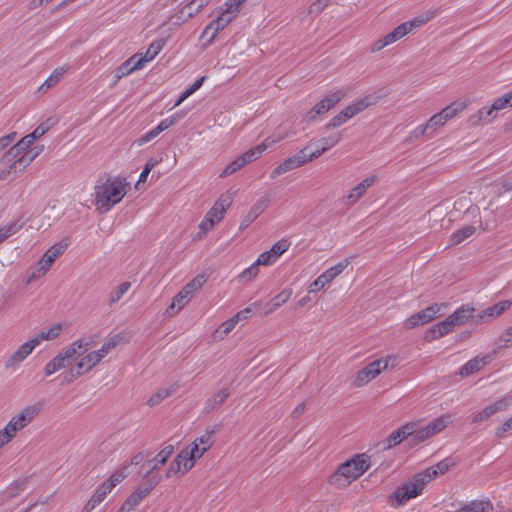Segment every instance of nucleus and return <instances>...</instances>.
<instances>
[{"mask_svg": "<svg viewBox=\"0 0 512 512\" xmlns=\"http://www.w3.org/2000/svg\"><path fill=\"white\" fill-rule=\"evenodd\" d=\"M341 139V134L337 133L327 137L310 140L307 145L299 150L296 154L288 157L279 165H277L272 170L270 177L275 179L291 170L312 162L327 152L329 149L336 146L341 141Z\"/></svg>", "mask_w": 512, "mask_h": 512, "instance_id": "2", "label": "nucleus"}, {"mask_svg": "<svg viewBox=\"0 0 512 512\" xmlns=\"http://www.w3.org/2000/svg\"><path fill=\"white\" fill-rule=\"evenodd\" d=\"M159 161L156 160V159H149L146 164H145V167L143 169V171L141 172L140 176H139V180L136 184V187L140 184V183H144L146 180H147V177L149 175V173L151 172V170L156 166L158 165Z\"/></svg>", "mask_w": 512, "mask_h": 512, "instance_id": "59", "label": "nucleus"}, {"mask_svg": "<svg viewBox=\"0 0 512 512\" xmlns=\"http://www.w3.org/2000/svg\"><path fill=\"white\" fill-rule=\"evenodd\" d=\"M205 77L202 76L198 78L190 87H188L177 99L173 108L178 107L182 102H184L189 96L195 93L204 83Z\"/></svg>", "mask_w": 512, "mask_h": 512, "instance_id": "51", "label": "nucleus"}, {"mask_svg": "<svg viewBox=\"0 0 512 512\" xmlns=\"http://www.w3.org/2000/svg\"><path fill=\"white\" fill-rule=\"evenodd\" d=\"M130 282H122L116 286L109 294L108 305L113 306L116 304L130 289Z\"/></svg>", "mask_w": 512, "mask_h": 512, "instance_id": "47", "label": "nucleus"}, {"mask_svg": "<svg viewBox=\"0 0 512 512\" xmlns=\"http://www.w3.org/2000/svg\"><path fill=\"white\" fill-rule=\"evenodd\" d=\"M449 206H447L445 203L434 206L429 211V218H434L435 222H440L448 213Z\"/></svg>", "mask_w": 512, "mask_h": 512, "instance_id": "54", "label": "nucleus"}, {"mask_svg": "<svg viewBox=\"0 0 512 512\" xmlns=\"http://www.w3.org/2000/svg\"><path fill=\"white\" fill-rule=\"evenodd\" d=\"M230 23L226 22L225 20L220 19L218 16L215 20L210 22L202 31L201 38H204L208 35V32H211V35L208 38V44H211L214 39L216 38L218 32L223 30L226 26H228Z\"/></svg>", "mask_w": 512, "mask_h": 512, "instance_id": "40", "label": "nucleus"}, {"mask_svg": "<svg viewBox=\"0 0 512 512\" xmlns=\"http://www.w3.org/2000/svg\"><path fill=\"white\" fill-rule=\"evenodd\" d=\"M128 476V467H122L114 471L103 483H101L85 506L87 512L96 508L112 490Z\"/></svg>", "mask_w": 512, "mask_h": 512, "instance_id": "14", "label": "nucleus"}, {"mask_svg": "<svg viewBox=\"0 0 512 512\" xmlns=\"http://www.w3.org/2000/svg\"><path fill=\"white\" fill-rule=\"evenodd\" d=\"M269 202V198H261L257 200V202L250 209V211L258 217L268 207Z\"/></svg>", "mask_w": 512, "mask_h": 512, "instance_id": "64", "label": "nucleus"}, {"mask_svg": "<svg viewBox=\"0 0 512 512\" xmlns=\"http://www.w3.org/2000/svg\"><path fill=\"white\" fill-rule=\"evenodd\" d=\"M173 452V445L169 444L164 446L155 457L147 462L148 470L146 476L150 475L155 470H159L167 462Z\"/></svg>", "mask_w": 512, "mask_h": 512, "instance_id": "27", "label": "nucleus"}, {"mask_svg": "<svg viewBox=\"0 0 512 512\" xmlns=\"http://www.w3.org/2000/svg\"><path fill=\"white\" fill-rule=\"evenodd\" d=\"M412 422L415 424L414 443L419 444L444 431L446 427L452 423V417L450 414H444L426 425H421L420 420Z\"/></svg>", "mask_w": 512, "mask_h": 512, "instance_id": "17", "label": "nucleus"}, {"mask_svg": "<svg viewBox=\"0 0 512 512\" xmlns=\"http://www.w3.org/2000/svg\"><path fill=\"white\" fill-rule=\"evenodd\" d=\"M54 123V120L47 119L45 122L37 126L32 133L24 136L12 147L24 154V151L27 150L36 140L41 138L46 132H48Z\"/></svg>", "mask_w": 512, "mask_h": 512, "instance_id": "23", "label": "nucleus"}, {"mask_svg": "<svg viewBox=\"0 0 512 512\" xmlns=\"http://www.w3.org/2000/svg\"><path fill=\"white\" fill-rule=\"evenodd\" d=\"M32 161L33 157H27L11 147L0 158V180L12 181L18 178Z\"/></svg>", "mask_w": 512, "mask_h": 512, "instance_id": "8", "label": "nucleus"}, {"mask_svg": "<svg viewBox=\"0 0 512 512\" xmlns=\"http://www.w3.org/2000/svg\"><path fill=\"white\" fill-rule=\"evenodd\" d=\"M125 342V335L117 333L106 337L99 349L91 350L92 342L89 339H76L45 365L43 373L46 377L51 376L75 362L69 370V381L75 380L91 372L109 353Z\"/></svg>", "mask_w": 512, "mask_h": 512, "instance_id": "1", "label": "nucleus"}, {"mask_svg": "<svg viewBox=\"0 0 512 512\" xmlns=\"http://www.w3.org/2000/svg\"><path fill=\"white\" fill-rule=\"evenodd\" d=\"M467 106L468 103L465 101H455L444 107L439 113L444 117L445 121L448 122L464 111Z\"/></svg>", "mask_w": 512, "mask_h": 512, "instance_id": "41", "label": "nucleus"}, {"mask_svg": "<svg viewBox=\"0 0 512 512\" xmlns=\"http://www.w3.org/2000/svg\"><path fill=\"white\" fill-rule=\"evenodd\" d=\"M19 229L20 226L15 222L7 223L0 227V243L14 235Z\"/></svg>", "mask_w": 512, "mask_h": 512, "instance_id": "55", "label": "nucleus"}, {"mask_svg": "<svg viewBox=\"0 0 512 512\" xmlns=\"http://www.w3.org/2000/svg\"><path fill=\"white\" fill-rule=\"evenodd\" d=\"M152 486L138 487L131 495L124 501L119 508L118 512H130L133 510L149 493Z\"/></svg>", "mask_w": 512, "mask_h": 512, "instance_id": "29", "label": "nucleus"}, {"mask_svg": "<svg viewBox=\"0 0 512 512\" xmlns=\"http://www.w3.org/2000/svg\"><path fill=\"white\" fill-rule=\"evenodd\" d=\"M490 361L491 356L488 354L476 356L475 358L469 360L464 366H462L459 374L463 377L469 376L483 369Z\"/></svg>", "mask_w": 512, "mask_h": 512, "instance_id": "32", "label": "nucleus"}, {"mask_svg": "<svg viewBox=\"0 0 512 512\" xmlns=\"http://www.w3.org/2000/svg\"><path fill=\"white\" fill-rule=\"evenodd\" d=\"M378 180L376 175H370L364 178L357 185L348 190L347 194L343 197V203L346 206L356 204Z\"/></svg>", "mask_w": 512, "mask_h": 512, "instance_id": "22", "label": "nucleus"}, {"mask_svg": "<svg viewBox=\"0 0 512 512\" xmlns=\"http://www.w3.org/2000/svg\"><path fill=\"white\" fill-rule=\"evenodd\" d=\"M166 45L165 39H157L153 41L144 54H140L137 59L138 65L143 68L146 63L152 61Z\"/></svg>", "mask_w": 512, "mask_h": 512, "instance_id": "33", "label": "nucleus"}, {"mask_svg": "<svg viewBox=\"0 0 512 512\" xmlns=\"http://www.w3.org/2000/svg\"><path fill=\"white\" fill-rule=\"evenodd\" d=\"M230 396L229 388H221L216 391L205 403L204 409L207 412L217 409L223 404L226 399Z\"/></svg>", "mask_w": 512, "mask_h": 512, "instance_id": "35", "label": "nucleus"}, {"mask_svg": "<svg viewBox=\"0 0 512 512\" xmlns=\"http://www.w3.org/2000/svg\"><path fill=\"white\" fill-rule=\"evenodd\" d=\"M233 200L234 195L231 192H225L220 195L200 222L198 226L199 232L197 233L198 239H203L209 231L213 230L214 227L222 221L226 211L232 205Z\"/></svg>", "mask_w": 512, "mask_h": 512, "instance_id": "9", "label": "nucleus"}, {"mask_svg": "<svg viewBox=\"0 0 512 512\" xmlns=\"http://www.w3.org/2000/svg\"><path fill=\"white\" fill-rule=\"evenodd\" d=\"M258 274H259V265H257L256 261H255L251 266H249L244 271H242L238 275L237 278H238V281L241 283H249V282H252L254 279H256Z\"/></svg>", "mask_w": 512, "mask_h": 512, "instance_id": "50", "label": "nucleus"}, {"mask_svg": "<svg viewBox=\"0 0 512 512\" xmlns=\"http://www.w3.org/2000/svg\"><path fill=\"white\" fill-rule=\"evenodd\" d=\"M205 282V275H197L194 277L175 295L170 306L166 310V314L174 315L183 309L203 287Z\"/></svg>", "mask_w": 512, "mask_h": 512, "instance_id": "16", "label": "nucleus"}, {"mask_svg": "<svg viewBox=\"0 0 512 512\" xmlns=\"http://www.w3.org/2000/svg\"><path fill=\"white\" fill-rule=\"evenodd\" d=\"M476 232V227L474 225L465 226L455 232H453L449 239L450 246H457L461 244L464 240L471 237Z\"/></svg>", "mask_w": 512, "mask_h": 512, "instance_id": "43", "label": "nucleus"}, {"mask_svg": "<svg viewBox=\"0 0 512 512\" xmlns=\"http://www.w3.org/2000/svg\"><path fill=\"white\" fill-rule=\"evenodd\" d=\"M43 409L41 402H34L22 407L5 424L4 428L15 438L16 435L31 425Z\"/></svg>", "mask_w": 512, "mask_h": 512, "instance_id": "11", "label": "nucleus"}, {"mask_svg": "<svg viewBox=\"0 0 512 512\" xmlns=\"http://www.w3.org/2000/svg\"><path fill=\"white\" fill-rule=\"evenodd\" d=\"M290 243L286 239H281L274 243L272 247L269 249L273 256L278 260L288 249Z\"/></svg>", "mask_w": 512, "mask_h": 512, "instance_id": "53", "label": "nucleus"}, {"mask_svg": "<svg viewBox=\"0 0 512 512\" xmlns=\"http://www.w3.org/2000/svg\"><path fill=\"white\" fill-rule=\"evenodd\" d=\"M70 243V238L65 237L50 246L35 264L33 272L27 278V284L43 277L51 269L53 263L65 253Z\"/></svg>", "mask_w": 512, "mask_h": 512, "instance_id": "10", "label": "nucleus"}, {"mask_svg": "<svg viewBox=\"0 0 512 512\" xmlns=\"http://www.w3.org/2000/svg\"><path fill=\"white\" fill-rule=\"evenodd\" d=\"M435 16L434 13H427L426 15L415 17L414 19L404 22L394 28L393 31L389 32L385 36L375 40L370 45V52L371 53H377L382 51L384 48L392 45L393 43L397 42L398 40L404 38L406 35H408L410 32H412L414 29L424 25L428 21H430Z\"/></svg>", "mask_w": 512, "mask_h": 512, "instance_id": "7", "label": "nucleus"}, {"mask_svg": "<svg viewBox=\"0 0 512 512\" xmlns=\"http://www.w3.org/2000/svg\"><path fill=\"white\" fill-rule=\"evenodd\" d=\"M347 95V90L344 88H340L337 90L330 91L326 94V96L322 99L325 103L326 108L331 110L334 108L345 96Z\"/></svg>", "mask_w": 512, "mask_h": 512, "instance_id": "46", "label": "nucleus"}, {"mask_svg": "<svg viewBox=\"0 0 512 512\" xmlns=\"http://www.w3.org/2000/svg\"><path fill=\"white\" fill-rule=\"evenodd\" d=\"M376 100L371 95H366L364 97L358 98L354 100L351 104L343 108L338 114L332 117L326 125L327 129H334L342 126L347 121L352 119L354 116L358 115L365 109L374 105Z\"/></svg>", "mask_w": 512, "mask_h": 512, "instance_id": "15", "label": "nucleus"}, {"mask_svg": "<svg viewBox=\"0 0 512 512\" xmlns=\"http://www.w3.org/2000/svg\"><path fill=\"white\" fill-rule=\"evenodd\" d=\"M397 364V358L394 355H388L376 359L368 363L365 367L359 370L353 380L356 387H363L375 378H377L383 371L387 370L389 366L392 367Z\"/></svg>", "mask_w": 512, "mask_h": 512, "instance_id": "13", "label": "nucleus"}, {"mask_svg": "<svg viewBox=\"0 0 512 512\" xmlns=\"http://www.w3.org/2000/svg\"><path fill=\"white\" fill-rule=\"evenodd\" d=\"M447 305L444 303L431 305L407 318L403 326L410 330L420 325H424L434 320L436 317L443 315Z\"/></svg>", "mask_w": 512, "mask_h": 512, "instance_id": "18", "label": "nucleus"}, {"mask_svg": "<svg viewBox=\"0 0 512 512\" xmlns=\"http://www.w3.org/2000/svg\"><path fill=\"white\" fill-rule=\"evenodd\" d=\"M230 23L226 22L225 20L220 19L218 16L215 20L210 22L202 31L201 38H204L208 35V32H211V35L208 38V44H211L214 39L216 38L218 32L223 30L226 26H228Z\"/></svg>", "mask_w": 512, "mask_h": 512, "instance_id": "39", "label": "nucleus"}, {"mask_svg": "<svg viewBox=\"0 0 512 512\" xmlns=\"http://www.w3.org/2000/svg\"><path fill=\"white\" fill-rule=\"evenodd\" d=\"M62 331V327L60 324H54L47 330H43L37 335H35L32 340L37 341V346L40 345L42 341H50L58 338L60 336V333Z\"/></svg>", "mask_w": 512, "mask_h": 512, "instance_id": "44", "label": "nucleus"}, {"mask_svg": "<svg viewBox=\"0 0 512 512\" xmlns=\"http://www.w3.org/2000/svg\"><path fill=\"white\" fill-rule=\"evenodd\" d=\"M500 348H509L512 346V326L508 327L499 338Z\"/></svg>", "mask_w": 512, "mask_h": 512, "instance_id": "62", "label": "nucleus"}, {"mask_svg": "<svg viewBox=\"0 0 512 512\" xmlns=\"http://www.w3.org/2000/svg\"><path fill=\"white\" fill-rule=\"evenodd\" d=\"M237 323L233 317L224 321L219 327L212 333L211 338L213 342L223 341L236 327Z\"/></svg>", "mask_w": 512, "mask_h": 512, "instance_id": "37", "label": "nucleus"}, {"mask_svg": "<svg viewBox=\"0 0 512 512\" xmlns=\"http://www.w3.org/2000/svg\"><path fill=\"white\" fill-rule=\"evenodd\" d=\"M214 433H215V430L206 431L201 436L195 438V440L193 442L197 443V445L209 450L213 445Z\"/></svg>", "mask_w": 512, "mask_h": 512, "instance_id": "56", "label": "nucleus"}, {"mask_svg": "<svg viewBox=\"0 0 512 512\" xmlns=\"http://www.w3.org/2000/svg\"><path fill=\"white\" fill-rule=\"evenodd\" d=\"M158 132L155 130V128H153L152 130H150L149 132L145 133L144 135H142L141 137L137 138L132 145L134 146H143L144 144L150 142L151 140H153L154 138H156L158 136Z\"/></svg>", "mask_w": 512, "mask_h": 512, "instance_id": "61", "label": "nucleus"}, {"mask_svg": "<svg viewBox=\"0 0 512 512\" xmlns=\"http://www.w3.org/2000/svg\"><path fill=\"white\" fill-rule=\"evenodd\" d=\"M170 394H171V391L169 389H161V390L157 391L155 394H153L148 399L147 403L151 407L155 406V405L159 404L163 399L168 397Z\"/></svg>", "mask_w": 512, "mask_h": 512, "instance_id": "60", "label": "nucleus"}, {"mask_svg": "<svg viewBox=\"0 0 512 512\" xmlns=\"http://www.w3.org/2000/svg\"><path fill=\"white\" fill-rule=\"evenodd\" d=\"M66 72L67 67L65 66L55 68L50 76L40 85L38 90L42 93L47 92L61 80Z\"/></svg>", "mask_w": 512, "mask_h": 512, "instance_id": "38", "label": "nucleus"}, {"mask_svg": "<svg viewBox=\"0 0 512 512\" xmlns=\"http://www.w3.org/2000/svg\"><path fill=\"white\" fill-rule=\"evenodd\" d=\"M370 467V457L357 454L343 462L330 476L329 484L337 489H343L360 478Z\"/></svg>", "mask_w": 512, "mask_h": 512, "instance_id": "4", "label": "nucleus"}, {"mask_svg": "<svg viewBox=\"0 0 512 512\" xmlns=\"http://www.w3.org/2000/svg\"><path fill=\"white\" fill-rule=\"evenodd\" d=\"M350 265L349 259H343L334 266L325 270L319 278L322 280L325 287L336 279L348 266Z\"/></svg>", "mask_w": 512, "mask_h": 512, "instance_id": "34", "label": "nucleus"}, {"mask_svg": "<svg viewBox=\"0 0 512 512\" xmlns=\"http://www.w3.org/2000/svg\"><path fill=\"white\" fill-rule=\"evenodd\" d=\"M212 0H191L189 2V8H193V11L188 12V18L194 17L198 14L204 7H206Z\"/></svg>", "mask_w": 512, "mask_h": 512, "instance_id": "57", "label": "nucleus"}, {"mask_svg": "<svg viewBox=\"0 0 512 512\" xmlns=\"http://www.w3.org/2000/svg\"><path fill=\"white\" fill-rule=\"evenodd\" d=\"M142 69L140 65H138V62H135L133 64V67H129V62H123L117 69H116V72H115V77H116V80H120L121 78L125 77V76H128L129 74H131L132 72L134 71H137V70H140Z\"/></svg>", "mask_w": 512, "mask_h": 512, "instance_id": "52", "label": "nucleus"}, {"mask_svg": "<svg viewBox=\"0 0 512 512\" xmlns=\"http://www.w3.org/2000/svg\"><path fill=\"white\" fill-rule=\"evenodd\" d=\"M425 485L426 482L420 474L417 473L401 486L397 487L394 493L389 496L388 501L392 507L403 506L410 499L420 495Z\"/></svg>", "mask_w": 512, "mask_h": 512, "instance_id": "12", "label": "nucleus"}, {"mask_svg": "<svg viewBox=\"0 0 512 512\" xmlns=\"http://www.w3.org/2000/svg\"><path fill=\"white\" fill-rule=\"evenodd\" d=\"M286 138V134L271 135L265 138L260 144L250 148L228 163L220 172V178H226L241 170L246 165L256 161L268 149Z\"/></svg>", "mask_w": 512, "mask_h": 512, "instance_id": "5", "label": "nucleus"}, {"mask_svg": "<svg viewBox=\"0 0 512 512\" xmlns=\"http://www.w3.org/2000/svg\"><path fill=\"white\" fill-rule=\"evenodd\" d=\"M488 108L486 106L480 108L475 113L471 114L468 117V123L472 127L479 126L482 122H489L493 119H490V116L487 115Z\"/></svg>", "mask_w": 512, "mask_h": 512, "instance_id": "49", "label": "nucleus"}, {"mask_svg": "<svg viewBox=\"0 0 512 512\" xmlns=\"http://www.w3.org/2000/svg\"><path fill=\"white\" fill-rule=\"evenodd\" d=\"M511 305V300L500 301L478 313L474 318V323H488L507 311Z\"/></svg>", "mask_w": 512, "mask_h": 512, "instance_id": "24", "label": "nucleus"}, {"mask_svg": "<svg viewBox=\"0 0 512 512\" xmlns=\"http://www.w3.org/2000/svg\"><path fill=\"white\" fill-rule=\"evenodd\" d=\"M493 509V503L488 498H483L471 500L460 506L455 512H492Z\"/></svg>", "mask_w": 512, "mask_h": 512, "instance_id": "31", "label": "nucleus"}, {"mask_svg": "<svg viewBox=\"0 0 512 512\" xmlns=\"http://www.w3.org/2000/svg\"><path fill=\"white\" fill-rule=\"evenodd\" d=\"M25 489V480H17L11 483L0 493V505L18 496Z\"/></svg>", "mask_w": 512, "mask_h": 512, "instance_id": "36", "label": "nucleus"}, {"mask_svg": "<svg viewBox=\"0 0 512 512\" xmlns=\"http://www.w3.org/2000/svg\"><path fill=\"white\" fill-rule=\"evenodd\" d=\"M329 111L326 108L325 103L322 99L317 102L304 116V121L307 123L313 122L317 119L318 116L323 115Z\"/></svg>", "mask_w": 512, "mask_h": 512, "instance_id": "48", "label": "nucleus"}, {"mask_svg": "<svg viewBox=\"0 0 512 512\" xmlns=\"http://www.w3.org/2000/svg\"><path fill=\"white\" fill-rule=\"evenodd\" d=\"M129 183L120 177H102L94 186V205L101 212L110 211L127 194Z\"/></svg>", "mask_w": 512, "mask_h": 512, "instance_id": "3", "label": "nucleus"}, {"mask_svg": "<svg viewBox=\"0 0 512 512\" xmlns=\"http://www.w3.org/2000/svg\"><path fill=\"white\" fill-rule=\"evenodd\" d=\"M276 258L273 256L270 250L262 252L256 259V264L261 266H270L276 262Z\"/></svg>", "mask_w": 512, "mask_h": 512, "instance_id": "58", "label": "nucleus"}, {"mask_svg": "<svg viewBox=\"0 0 512 512\" xmlns=\"http://www.w3.org/2000/svg\"><path fill=\"white\" fill-rule=\"evenodd\" d=\"M37 347V341L29 339L21 344L14 352H12L4 361V368L8 371H16L27 357Z\"/></svg>", "mask_w": 512, "mask_h": 512, "instance_id": "21", "label": "nucleus"}, {"mask_svg": "<svg viewBox=\"0 0 512 512\" xmlns=\"http://www.w3.org/2000/svg\"><path fill=\"white\" fill-rule=\"evenodd\" d=\"M179 118L180 117L178 115L166 118L155 127V130L158 132V134L162 133L163 131L167 130L169 127L174 125Z\"/></svg>", "mask_w": 512, "mask_h": 512, "instance_id": "63", "label": "nucleus"}, {"mask_svg": "<svg viewBox=\"0 0 512 512\" xmlns=\"http://www.w3.org/2000/svg\"><path fill=\"white\" fill-rule=\"evenodd\" d=\"M474 312L475 308L469 304L460 306L443 321L426 330L425 340L428 342L434 341L449 334L454 327L465 325L473 318Z\"/></svg>", "mask_w": 512, "mask_h": 512, "instance_id": "6", "label": "nucleus"}, {"mask_svg": "<svg viewBox=\"0 0 512 512\" xmlns=\"http://www.w3.org/2000/svg\"><path fill=\"white\" fill-rule=\"evenodd\" d=\"M414 429L415 424L411 421L393 431L386 440L387 448H392L402 443L409 436L412 437V441L414 442Z\"/></svg>", "mask_w": 512, "mask_h": 512, "instance_id": "25", "label": "nucleus"}, {"mask_svg": "<svg viewBox=\"0 0 512 512\" xmlns=\"http://www.w3.org/2000/svg\"><path fill=\"white\" fill-rule=\"evenodd\" d=\"M512 404V396L506 395L486 405L481 410L473 413L470 420L474 424H481L499 412L506 411Z\"/></svg>", "mask_w": 512, "mask_h": 512, "instance_id": "19", "label": "nucleus"}, {"mask_svg": "<svg viewBox=\"0 0 512 512\" xmlns=\"http://www.w3.org/2000/svg\"><path fill=\"white\" fill-rule=\"evenodd\" d=\"M447 122L444 117L438 112L432 115L425 124L415 127L407 136L406 142H413L421 137H432L436 131L443 127Z\"/></svg>", "mask_w": 512, "mask_h": 512, "instance_id": "20", "label": "nucleus"}, {"mask_svg": "<svg viewBox=\"0 0 512 512\" xmlns=\"http://www.w3.org/2000/svg\"><path fill=\"white\" fill-rule=\"evenodd\" d=\"M453 465H454V463L450 459H443L442 461L438 462L436 465L431 466V467L419 472V474L427 484L431 480L436 478L438 475L444 474Z\"/></svg>", "mask_w": 512, "mask_h": 512, "instance_id": "30", "label": "nucleus"}, {"mask_svg": "<svg viewBox=\"0 0 512 512\" xmlns=\"http://www.w3.org/2000/svg\"><path fill=\"white\" fill-rule=\"evenodd\" d=\"M192 469L191 463L188 462L182 451L170 463L165 476L167 478L181 477Z\"/></svg>", "mask_w": 512, "mask_h": 512, "instance_id": "26", "label": "nucleus"}, {"mask_svg": "<svg viewBox=\"0 0 512 512\" xmlns=\"http://www.w3.org/2000/svg\"><path fill=\"white\" fill-rule=\"evenodd\" d=\"M208 449L197 445V443L192 442L189 446L185 447L182 450V453L185 455L188 462L191 463L192 468L194 467L197 460H199Z\"/></svg>", "mask_w": 512, "mask_h": 512, "instance_id": "42", "label": "nucleus"}, {"mask_svg": "<svg viewBox=\"0 0 512 512\" xmlns=\"http://www.w3.org/2000/svg\"><path fill=\"white\" fill-rule=\"evenodd\" d=\"M486 107L488 108L487 115L490 116V119L497 118L500 111L512 108V90L497 97L490 106Z\"/></svg>", "mask_w": 512, "mask_h": 512, "instance_id": "28", "label": "nucleus"}, {"mask_svg": "<svg viewBox=\"0 0 512 512\" xmlns=\"http://www.w3.org/2000/svg\"><path fill=\"white\" fill-rule=\"evenodd\" d=\"M292 290L291 289H284L282 290L278 295H276L270 303L266 305L267 310L265 314L273 313L277 308H279L281 305L285 304L291 297Z\"/></svg>", "mask_w": 512, "mask_h": 512, "instance_id": "45", "label": "nucleus"}]
</instances>
